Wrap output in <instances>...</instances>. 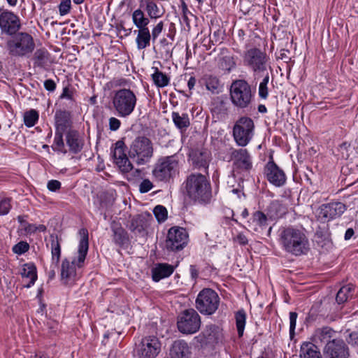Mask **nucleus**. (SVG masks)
I'll use <instances>...</instances> for the list:
<instances>
[{"instance_id": "19", "label": "nucleus", "mask_w": 358, "mask_h": 358, "mask_svg": "<svg viewBox=\"0 0 358 358\" xmlns=\"http://www.w3.org/2000/svg\"><path fill=\"white\" fill-rule=\"evenodd\" d=\"M20 27V19L15 14L7 10L0 11V28L2 32L15 34Z\"/></svg>"}, {"instance_id": "18", "label": "nucleus", "mask_w": 358, "mask_h": 358, "mask_svg": "<svg viewBox=\"0 0 358 358\" xmlns=\"http://www.w3.org/2000/svg\"><path fill=\"white\" fill-rule=\"evenodd\" d=\"M264 174L267 180L276 187L285 185L287 176L273 160L269 161L264 167Z\"/></svg>"}, {"instance_id": "23", "label": "nucleus", "mask_w": 358, "mask_h": 358, "mask_svg": "<svg viewBox=\"0 0 358 358\" xmlns=\"http://www.w3.org/2000/svg\"><path fill=\"white\" fill-rule=\"evenodd\" d=\"M200 82L206 86L207 90L212 94H218L222 91L223 85L221 83L218 77L211 74H205L203 76Z\"/></svg>"}, {"instance_id": "56", "label": "nucleus", "mask_w": 358, "mask_h": 358, "mask_svg": "<svg viewBox=\"0 0 358 358\" xmlns=\"http://www.w3.org/2000/svg\"><path fill=\"white\" fill-rule=\"evenodd\" d=\"M109 129L111 131H117L121 126V122L120 120L115 117H111L108 120Z\"/></svg>"}, {"instance_id": "60", "label": "nucleus", "mask_w": 358, "mask_h": 358, "mask_svg": "<svg viewBox=\"0 0 358 358\" xmlns=\"http://www.w3.org/2000/svg\"><path fill=\"white\" fill-rule=\"evenodd\" d=\"M348 343L352 345L358 346V331H353L350 334Z\"/></svg>"}, {"instance_id": "7", "label": "nucleus", "mask_w": 358, "mask_h": 358, "mask_svg": "<svg viewBox=\"0 0 358 358\" xmlns=\"http://www.w3.org/2000/svg\"><path fill=\"white\" fill-rule=\"evenodd\" d=\"M112 103L117 115L127 117L134 111L137 103V97L130 89H120L115 91Z\"/></svg>"}, {"instance_id": "59", "label": "nucleus", "mask_w": 358, "mask_h": 358, "mask_svg": "<svg viewBox=\"0 0 358 358\" xmlns=\"http://www.w3.org/2000/svg\"><path fill=\"white\" fill-rule=\"evenodd\" d=\"M44 87L47 91L54 92L56 89V83L52 79H48L44 82Z\"/></svg>"}, {"instance_id": "32", "label": "nucleus", "mask_w": 358, "mask_h": 358, "mask_svg": "<svg viewBox=\"0 0 358 358\" xmlns=\"http://www.w3.org/2000/svg\"><path fill=\"white\" fill-rule=\"evenodd\" d=\"M222 329L215 324L207 325L203 331V336L212 342H217L222 336Z\"/></svg>"}, {"instance_id": "46", "label": "nucleus", "mask_w": 358, "mask_h": 358, "mask_svg": "<svg viewBox=\"0 0 358 358\" xmlns=\"http://www.w3.org/2000/svg\"><path fill=\"white\" fill-rule=\"evenodd\" d=\"M352 289V287L350 285L342 287L336 294V300L337 303L341 304L345 302Z\"/></svg>"}, {"instance_id": "44", "label": "nucleus", "mask_w": 358, "mask_h": 358, "mask_svg": "<svg viewBox=\"0 0 358 358\" xmlns=\"http://www.w3.org/2000/svg\"><path fill=\"white\" fill-rule=\"evenodd\" d=\"M119 170L123 173H129L133 169V164L131 163L128 157H122L114 161Z\"/></svg>"}, {"instance_id": "43", "label": "nucleus", "mask_w": 358, "mask_h": 358, "mask_svg": "<svg viewBox=\"0 0 358 358\" xmlns=\"http://www.w3.org/2000/svg\"><path fill=\"white\" fill-rule=\"evenodd\" d=\"M38 120V113L36 110L31 109L24 114V122L28 127L35 125Z\"/></svg>"}, {"instance_id": "49", "label": "nucleus", "mask_w": 358, "mask_h": 358, "mask_svg": "<svg viewBox=\"0 0 358 358\" xmlns=\"http://www.w3.org/2000/svg\"><path fill=\"white\" fill-rule=\"evenodd\" d=\"M220 66L222 69L230 71L231 69L235 66L233 57L230 56L223 57L220 62Z\"/></svg>"}, {"instance_id": "58", "label": "nucleus", "mask_w": 358, "mask_h": 358, "mask_svg": "<svg viewBox=\"0 0 358 358\" xmlns=\"http://www.w3.org/2000/svg\"><path fill=\"white\" fill-rule=\"evenodd\" d=\"M223 34V31L217 28L216 30H215L210 36V41L215 42V43H221V40L222 39V35Z\"/></svg>"}, {"instance_id": "33", "label": "nucleus", "mask_w": 358, "mask_h": 358, "mask_svg": "<svg viewBox=\"0 0 358 358\" xmlns=\"http://www.w3.org/2000/svg\"><path fill=\"white\" fill-rule=\"evenodd\" d=\"M147 227L146 220L142 215H136L131 220L129 229L135 234H142Z\"/></svg>"}, {"instance_id": "34", "label": "nucleus", "mask_w": 358, "mask_h": 358, "mask_svg": "<svg viewBox=\"0 0 358 358\" xmlns=\"http://www.w3.org/2000/svg\"><path fill=\"white\" fill-rule=\"evenodd\" d=\"M153 73L151 75L155 85L158 87H164L169 84L170 78L167 75L160 71L157 67L153 66Z\"/></svg>"}, {"instance_id": "12", "label": "nucleus", "mask_w": 358, "mask_h": 358, "mask_svg": "<svg viewBox=\"0 0 358 358\" xmlns=\"http://www.w3.org/2000/svg\"><path fill=\"white\" fill-rule=\"evenodd\" d=\"M178 329L184 334H193L201 327V317L194 309L184 310L178 317Z\"/></svg>"}, {"instance_id": "11", "label": "nucleus", "mask_w": 358, "mask_h": 358, "mask_svg": "<svg viewBox=\"0 0 358 358\" xmlns=\"http://www.w3.org/2000/svg\"><path fill=\"white\" fill-rule=\"evenodd\" d=\"M255 124L248 117H241L233 127V137L238 146L245 147L252 140L254 134Z\"/></svg>"}, {"instance_id": "24", "label": "nucleus", "mask_w": 358, "mask_h": 358, "mask_svg": "<svg viewBox=\"0 0 358 358\" xmlns=\"http://www.w3.org/2000/svg\"><path fill=\"white\" fill-rule=\"evenodd\" d=\"M189 355L190 350L188 344L182 340L174 341L169 352L171 358H189Z\"/></svg>"}, {"instance_id": "26", "label": "nucleus", "mask_w": 358, "mask_h": 358, "mask_svg": "<svg viewBox=\"0 0 358 358\" xmlns=\"http://www.w3.org/2000/svg\"><path fill=\"white\" fill-rule=\"evenodd\" d=\"M287 213V208L279 200L272 201L266 208V214L271 220H278Z\"/></svg>"}, {"instance_id": "48", "label": "nucleus", "mask_w": 358, "mask_h": 358, "mask_svg": "<svg viewBox=\"0 0 358 358\" xmlns=\"http://www.w3.org/2000/svg\"><path fill=\"white\" fill-rule=\"evenodd\" d=\"M54 145L55 146V150L57 152H60L63 154H66L67 152L66 149L64 146V143L63 140V136L62 133H56L54 138Z\"/></svg>"}, {"instance_id": "25", "label": "nucleus", "mask_w": 358, "mask_h": 358, "mask_svg": "<svg viewBox=\"0 0 358 358\" xmlns=\"http://www.w3.org/2000/svg\"><path fill=\"white\" fill-rule=\"evenodd\" d=\"M174 266L166 263H159L152 268V278L155 282L169 277L174 271Z\"/></svg>"}, {"instance_id": "52", "label": "nucleus", "mask_w": 358, "mask_h": 358, "mask_svg": "<svg viewBox=\"0 0 358 358\" xmlns=\"http://www.w3.org/2000/svg\"><path fill=\"white\" fill-rule=\"evenodd\" d=\"M164 29V22L162 21H160L158 22L152 29V31L150 33L152 36V41L153 43L155 42L158 36L162 33V30Z\"/></svg>"}, {"instance_id": "61", "label": "nucleus", "mask_w": 358, "mask_h": 358, "mask_svg": "<svg viewBox=\"0 0 358 358\" xmlns=\"http://www.w3.org/2000/svg\"><path fill=\"white\" fill-rule=\"evenodd\" d=\"M235 241L238 243L240 245H245L248 244V240L245 234L239 233L234 238Z\"/></svg>"}, {"instance_id": "54", "label": "nucleus", "mask_w": 358, "mask_h": 358, "mask_svg": "<svg viewBox=\"0 0 358 358\" xmlns=\"http://www.w3.org/2000/svg\"><path fill=\"white\" fill-rule=\"evenodd\" d=\"M71 9V0H62L59 6V14L65 15L68 14Z\"/></svg>"}, {"instance_id": "14", "label": "nucleus", "mask_w": 358, "mask_h": 358, "mask_svg": "<svg viewBox=\"0 0 358 358\" xmlns=\"http://www.w3.org/2000/svg\"><path fill=\"white\" fill-rule=\"evenodd\" d=\"M231 160L233 162L234 172H248L252 168V157L247 149H232Z\"/></svg>"}, {"instance_id": "29", "label": "nucleus", "mask_w": 358, "mask_h": 358, "mask_svg": "<svg viewBox=\"0 0 358 358\" xmlns=\"http://www.w3.org/2000/svg\"><path fill=\"white\" fill-rule=\"evenodd\" d=\"M301 358H322L319 348L312 343H304L300 349Z\"/></svg>"}, {"instance_id": "28", "label": "nucleus", "mask_w": 358, "mask_h": 358, "mask_svg": "<svg viewBox=\"0 0 358 358\" xmlns=\"http://www.w3.org/2000/svg\"><path fill=\"white\" fill-rule=\"evenodd\" d=\"M22 278H29L30 280L28 284L24 285V287L29 288L33 286L37 280V271L36 267L33 263H27L22 266L20 271Z\"/></svg>"}, {"instance_id": "39", "label": "nucleus", "mask_w": 358, "mask_h": 358, "mask_svg": "<svg viewBox=\"0 0 358 358\" xmlns=\"http://www.w3.org/2000/svg\"><path fill=\"white\" fill-rule=\"evenodd\" d=\"M145 5V10L150 19H158L164 15L157 3L153 0H148Z\"/></svg>"}, {"instance_id": "13", "label": "nucleus", "mask_w": 358, "mask_h": 358, "mask_svg": "<svg viewBox=\"0 0 358 358\" xmlns=\"http://www.w3.org/2000/svg\"><path fill=\"white\" fill-rule=\"evenodd\" d=\"M189 235L185 228L173 227L169 229L166 240V248L172 252L182 250L188 243Z\"/></svg>"}, {"instance_id": "30", "label": "nucleus", "mask_w": 358, "mask_h": 358, "mask_svg": "<svg viewBox=\"0 0 358 358\" xmlns=\"http://www.w3.org/2000/svg\"><path fill=\"white\" fill-rule=\"evenodd\" d=\"M136 32V31H135ZM152 36L148 28L139 29L137 31L136 43L138 50H143L150 45Z\"/></svg>"}, {"instance_id": "8", "label": "nucleus", "mask_w": 358, "mask_h": 358, "mask_svg": "<svg viewBox=\"0 0 358 358\" xmlns=\"http://www.w3.org/2000/svg\"><path fill=\"white\" fill-rule=\"evenodd\" d=\"M269 57L266 53L259 48H252L248 50L243 57V62L252 72L255 78H257L260 75H264L268 72L269 66Z\"/></svg>"}, {"instance_id": "53", "label": "nucleus", "mask_w": 358, "mask_h": 358, "mask_svg": "<svg viewBox=\"0 0 358 358\" xmlns=\"http://www.w3.org/2000/svg\"><path fill=\"white\" fill-rule=\"evenodd\" d=\"M153 183L149 179H144L139 185V192L147 193L153 188Z\"/></svg>"}, {"instance_id": "38", "label": "nucleus", "mask_w": 358, "mask_h": 358, "mask_svg": "<svg viewBox=\"0 0 358 358\" xmlns=\"http://www.w3.org/2000/svg\"><path fill=\"white\" fill-rule=\"evenodd\" d=\"M69 113L66 111H57L55 113V122L57 129L64 131L69 125Z\"/></svg>"}, {"instance_id": "15", "label": "nucleus", "mask_w": 358, "mask_h": 358, "mask_svg": "<svg viewBox=\"0 0 358 358\" xmlns=\"http://www.w3.org/2000/svg\"><path fill=\"white\" fill-rule=\"evenodd\" d=\"M161 351V343L154 336L142 338L138 345L136 352L139 358H155Z\"/></svg>"}, {"instance_id": "50", "label": "nucleus", "mask_w": 358, "mask_h": 358, "mask_svg": "<svg viewBox=\"0 0 358 358\" xmlns=\"http://www.w3.org/2000/svg\"><path fill=\"white\" fill-rule=\"evenodd\" d=\"M29 249V245L25 241H20L15 244L13 248L14 253L17 255H22L27 252Z\"/></svg>"}, {"instance_id": "35", "label": "nucleus", "mask_w": 358, "mask_h": 358, "mask_svg": "<svg viewBox=\"0 0 358 358\" xmlns=\"http://www.w3.org/2000/svg\"><path fill=\"white\" fill-rule=\"evenodd\" d=\"M132 21L134 25L139 29L148 28L149 18L145 16L144 13L140 8L135 10L132 13Z\"/></svg>"}, {"instance_id": "21", "label": "nucleus", "mask_w": 358, "mask_h": 358, "mask_svg": "<svg viewBox=\"0 0 358 358\" xmlns=\"http://www.w3.org/2000/svg\"><path fill=\"white\" fill-rule=\"evenodd\" d=\"M110 229L113 232L112 239L115 245L123 247L129 244V238L128 234L120 223L115 221L112 222Z\"/></svg>"}, {"instance_id": "2", "label": "nucleus", "mask_w": 358, "mask_h": 358, "mask_svg": "<svg viewBox=\"0 0 358 358\" xmlns=\"http://www.w3.org/2000/svg\"><path fill=\"white\" fill-rule=\"evenodd\" d=\"M187 196L199 204H207L212 197L211 184L208 177L201 173L188 175L183 183Z\"/></svg>"}, {"instance_id": "31", "label": "nucleus", "mask_w": 358, "mask_h": 358, "mask_svg": "<svg viewBox=\"0 0 358 358\" xmlns=\"http://www.w3.org/2000/svg\"><path fill=\"white\" fill-rule=\"evenodd\" d=\"M267 214L262 211H256L252 214L249 221V227L255 231H258V227L263 229L267 226Z\"/></svg>"}, {"instance_id": "47", "label": "nucleus", "mask_w": 358, "mask_h": 358, "mask_svg": "<svg viewBox=\"0 0 358 358\" xmlns=\"http://www.w3.org/2000/svg\"><path fill=\"white\" fill-rule=\"evenodd\" d=\"M153 213L159 222H163L167 219L168 212L166 208L161 205H157L153 209Z\"/></svg>"}, {"instance_id": "20", "label": "nucleus", "mask_w": 358, "mask_h": 358, "mask_svg": "<svg viewBox=\"0 0 358 358\" xmlns=\"http://www.w3.org/2000/svg\"><path fill=\"white\" fill-rule=\"evenodd\" d=\"M192 164L196 169H204L208 174V169L211 157L210 153L206 149H196L192 150L189 154Z\"/></svg>"}, {"instance_id": "51", "label": "nucleus", "mask_w": 358, "mask_h": 358, "mask_svg": "<svg viewBox=\"0 0 358 358\" xmlns=\"http://www.w3.org/2000/svg\"><path fill=\"white\" fill-rule=\"evenodd\" d=\"M11 208L10 199L6 198L0 201V216L7 215Z\"/></svg>"}, {"instance_id": "45", "label": "nucleus", "mask_w": 358, "mask_h": 358, "mask_svg": "<svg viewBox=\"0 0 358 358\" xmlns=\"http://www.w3.org/2000/svg\"><path fill=\"white\" fill-rule=\"evenodd\" d=\"M260 76H263L264 78L262 81L259 83V96L260 98L263 99H266L268 95V83L269 82V74L268 73H265L264 75H260Z\"/></svg>"}, {"instance_id": "5", "label": "nucleus", "mask_w": 358, "mask_h": 358, "mask_svg": "<svg viewBox=\"0 0 358 358\" xmlns=\"http://www.w3.org/2000/svg\"><path fill=\"white\" fill-rule=\"evenodd\" d=\"M128 154L136 164L144 165L148 163L153 157V143L145 136H138L131 143Z\"/></svg>"}, {"instance_id": "6", "label": "nucleus", "mask_w": 358, "mask_h": 358, "mask_svg": "<svg viewBox=\"0 0 358 358\" xmlns=\"http://www.w3.org/2000/svg\"><path fill=\"white\" fill-rule=\"evenodd\" d=\"M179 173V159L177 155L159 157L152 171L157 181L169 182Z\"/></svg>"}, {"instance_id": "16", "label": "nucleus", "mask_w": 358, "mask_h": 358, "mask_svg": "<svg viewBox=\"0 0 358 358\" xmlns=\"http://www.w3.org/2000/svg\"><path fill=\"white\" fill-rule=\"evenodd\" d=\"M324 358H349L350 350L343 339L334 338L323 348Z\"/></svg>"}, {"instance_id": "9", "label": "nucleus", "mask_w": 358, "mask_h": 358, "mask_svg": "<svg viewBox=\"0 0 358 358\" xmlns=\"http://www.w3.org/2000/svg\"><path fill=\"white\" fill-rule=\"evenodd\" d=\"M229 92L233 105L241 109L249 107L254 98L251 87L245 80L233 81Z\"/></svg>"}, {"instance_id": "17", "label": "nucleus", "mask_w": 358, "mask_h": 358, "mask_svg": "<svg viewBox=\"0 0 358 358\" xmlns=\"http://www.w3.org/2000/svg\"><path fill=\"white\" fill-rule=\"evenodd\" d=\"M346 210L341 202H332L322 204L318 209L317 217L324 222L340 217Z\"/></svg>"}, {"instance_id": "41", "label": "nucleus", "mask_w": 358, "mask_h": 358, "mask_svg": "<svg viewBox=\"0 0 358 358\" xmlns=\"http://www.w3.org/2000/svg\"><path fill=\"white\" fill-rule=\"evenodd\" d=\"M236 325L239 337L243 336L245 322H246V313L243 309L238 310L235 314Z\"/></svg>"}, {"instance_id": "55", "label": "nucleus", "mask_w": 358, "mask_h": 358, "mask_svg": "<svg viewBox=\"0 0 358 358\" xmlns=\"http://www.w3.org/2000/svg\"><path fill=\"white\" fill-rule=\"evenodd\" d=\"M297 316L298 315L296 312L289 313V334L291 336L294 334Z\"/></svg>"}, {"instance_id": "63", "label": "nucleus", "mask_w": 358, "mask_h": 358, "mask_svg": "<svg viewBox=\"0 0 358 358\" xmlns=\"http://www.w3.org/2000/svg\"><path fill=\"white\" fill-rule=\"evenodd\" d=\"M190 274L193 279H196L199 276V271L195 265H191L189 268Z\"/></svg>"}, {"instance_id": "42", "label": "nucleus", "mask_w": 358, "mask_h": 358, "mask_svg": "<svg viewBox=\"0 0 358 358\" xmlns=\"http://www.w3.org/2000/svg\"><path fill=\"white\" fill-rule=\"evenodd\" d=\"M127 146L123 140H119L114 144L112 151L114 161L122 157H128L125 153Z\"/></svg>"}, {"instance_id": "27", "label": "nucleus", "mask_w": 358, "mask_h": 358, "mask_svg": "<svg viewBox=\"0 0 358 358\" xmlns=\"http://www.w3.org/2000/svg\"><path fill=\"white\" fill-rule=\"evenodd\" d=\"M31 60L34 67L45 69L48 66L50 53L45 48L36 49L33 52Z\"/></svg>"}, {"instance_id": "10", "label": "nucleus", "mask_w": 358, "mask_h": 358, "mask_svg": "<svg viewBox=\"0 0 358 358\" xmlns=\"http://www.w3.org/2000/svg\"><path fill=\"white\" fill-rule=\"evenodd\" d=\"M220 305L217 293L210 288L199 292L195 301L196 308L203 315H210L215 313Z\"/></svg>"}, {"instance_id": "36", "label": "nucleus", "mask_w": 358, "mask_h": 358, "mask_svg": "<svg viewBox=\"0 0 358 358\" xmlns=\"http://www.w3.org/2000/svg\"><path fill=\"white\" fill-rule=\"evenodd\" d=\"M171 117L175 126L180 130H185L189 126V119L186 113L180 115L178 112H173Z\"/></svg>"}, {"instance_id": "4", "label": "nucleus", "mask_w": 358, "mask_h": 358, "mask_svg": "<svg viewBox=\"0 0 358 358\" xmlns=\"http://www.w3.org/2000/svg\"><path fill=\"white\" fill-rule=\"evenodd\" d=\"M9 55L17 58H29L35 50L36 44L33 36L27 32H18L7 41Z\"/></svg>"}, {"instance_id": "3", "label": "nucleus", "mask_w": 358, "mask_h": 358, "mask_svg": "<svg viewBox=\"0 0 358 358\" xmlns=\"http://www.w3.org/2000/svg\"><path fill=\"white\" fill-rule=\"evenodd\" d=\"M81 236L78 249V257L70 262L64 259L62 262L61 276L62 279L70 280L76 275V266L81 268L83 266L89 249V234L88 231L82 228L79 231Z\"/></svg>"}, {"instance_id": "1", "label": "nucleus", "mask_w": 358, "mask_h": 358, "mask_svg": "<svg viewBox=\"0 0 358 358\" xmlns=\"http://www.w3.org/2000/svg\"><path fill=\"white\" fill-rule=\"evenodd\" d=\"M279 243L282 248L294 256L306 255L310 250V243L303 229L287 227L280 229Z\"/></svg>"}, {"instance_id": "64", "label": "nucleus", "mask_w": 358, "mask_h": 358, "mask_svg": "<svg viewBox=\"0 0 358 358\" xmlns=\"http://www.w3.org/2000/svg\"><path fill=\"white\" fill-rule=\"evenodd\" d=\"M24 229L27 233H34L35 231H36V225L26 222Z\"/></svg>"}, {"instance_id": "37", "label": "nucleus", "mask_w": 358, "mask_h": 358, "mask_svg": "<svg viewBox=\"0 0 358 358\" xmlns=\"http://www.w3.org/2000/svg\"><path fill=\"white\" fill-rule=\"evenodd\" d=\"M334 333L335 331L331 327H324L321 329H318L315 331V338L321 343L326 344L332 341Z\"/></svg>"}, {"instance_id": "40", "label": "nucleus", "mask_w": 358, "mask_h": 358, "mask_svg": "<svg viewBox=\"0 0 358 358\" xmlns=\"http://www.w3.org/2000/svg\"><path fill=\"white\" fill-rule=\"evenodd\" d=\"M51 238V254L52 263L56 266L58 264L61 257V246L58 237L50 236Z\"/></svg>"}, {"instance_id": "57", "label": "nucleus", "mask_w": 358, "mask_h": 358, "mask_svg": "<svg viewBox=\"0 0 358 358\" xmlns=\"http://www.w3.org/2000/svg\"><path fill=\"white\" fill-rule=\"evenodd\" d=\"M61 182L57 180H51L47 184L48 189L51 192H56L61 188Z\"/></svg>"}, {"instance_id": "62", "label": "nucleus", "mask_w": 358, "mask_h": 358, "mask_svg": "<svg viewBox=\"0 0 358 358\" xmlns=\"http://www.w3.org/2000/svg\"><path fill=\"white\" fill-rule=\"evenodd\" d=\"M60 99H67L69 100H72L73 99V92L69 90V87H66L63 89V92L60 95Z\"/></svg>"}, {"instance_id": "22", "label": "nucleus", "mask_w": 358, "mask_h": 358, "mask_svg": "<svg viewBox=\"0 0 358 358\" xmlns=\"http://www.w3.org/2000/svg\"><path fill=\"white\" fill-rule=\"evenodd\" d=\"M66 142L69 151L73 154L79 153L84 146V141L76 130H69L66 132Z\"/></svg>"}]
</instances>
